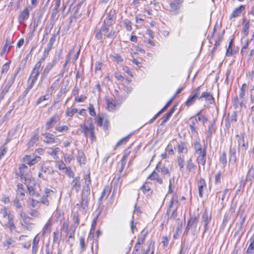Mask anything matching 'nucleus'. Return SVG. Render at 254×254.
<instances>
[{
	"mask_svg": "<svg viewBox=\"0 0 254 254\" xmlns=\"http://www.w3.org/2000/svg\"><path fill=\"white\" fill-rule=\"evenodd\" d=\"M116 10H111L106 14L103 23L100 28H96L94 31L95 39L100 42H103L105 38L114 40L117 36L118 31L113 27L116 22Z\"/></svg>",
	"mask_w": 254,
	"mask_h": 254,
	"instance_id": "1",
	"label": "nucleus"
},
{
	"mask_svg": "<svg viewBox=\"0 0 254 254\" xmlns=\"http://www.w3.org/2000/svg\"><path fill=\"white\" fill-rule=\"evenodd\" d=\"M80 127L81 131L84 133L85 137L89 136L92 141L95 139V126L92 122V118H90L85 122L81 124Z\"/></svg>",
	"mask_w": 254,
	"mask_h": 254,
	"instance_id": "2",
	"label": "nucleus"
},
{
	"mask_svg": "<svg viewBox=\"0 0 254 254\" xmlns=\"http://www.w3.org/2000/svg\"><path fill=\"white\" fill-rule=\"evenodd\" d=\"M199 221L198 218L194 215H190V218L187 221V225L185 233L188 234L189 232L194 238L199 230H197V226ZM199 228L198 230H199Z\"/></svg>",
	"mask_w": 254,
	"mask_h": 254,
	"instance_id": "3",
	"label": "nucleus"
},
{
	"mask_svg": "<svg viewBox=\"0 0 254 254\" xmlns=\"http://www.w3.org/2000/svg\"><path fill=\"white\" fill-rule=\"evenodd\" d=\"M43 69V66L42 65V64L38 62H37L34 65L29 78V80L31 79V82H32V83H36L40 75V73L42 71Z\"/></svg>",
	"mask_w": 254,
	"mask_h": 254,
	"instance_id": "4",
	"label": "nucleus"
},
{
	"mask_svg": "<svg viewBox=\"0 0 254 254\" xmlns=\"http://www.w3.org/2000/svg\"><path fill=\"white\" fill-rule=\"evenodd\" d=\"M29 172V169L28 166L22 164L19 166L18 171L16 172V175L20 177L21 181H24L25 183H26Z\"/></svg>",
	"mask_w": 254,
	"mask_h": 254,
	"instance_id": "5",
	"label": "nucleus"
},
{
	"mask_svg": "<svg viewBox=\"0 0 254 254\" xmlns=\"http://www.w3.org/2000/svg\"><path fill=\"white\" fill-rule=\"evenodd\" d=\"M19 216L24 223H21L22 226L24 228L27 230H29L30 226L32 224V223L30 222L31 219L30 217L23 211V210H20L19 212Z\"/></svg>",
	"mask_w": 254,
	"mask_h": 254,
	"instance_id": "6",
	"label": "nucleus"
},
{
	"mask_svg": "<svg viewBox=\"0 0 254 254\" xmlns=\"http://www.w3.org/2000/svg\"><path fill=\"white\" fill-rule=\"evenodd\" d=\"M57 62V59H54L52 60L51 62L48 63L44 67L43 71L42 73L41 78L42 79H44L47 78L49 73L50 70L52 69L53 67L55 66Z\"/></svg>",
	"mask_w": 254,
	"mask_h": 254,
	"instance_id": "7",
	"label": "nucleus"
},
{
	"mask_svg": "<svg viewBox=\"0 0 254 254\" xmlns=\"http://www.w3.org/2000/svg\"><path fill=\"white\" fill-rule=\"evenodd\" d=\"M60 120L59 115L55 114L52 116L46 123L45 127L47 130L52 128Z\"/></svg>",
	"mask_w": 254,
	"mask_h": 254,
	"instance_id": "8",
	"label": "nucleus"
},
{
	"mask_svg": "<svg viewBox=\"0 0 254 254\" xmlns=\"http://www.w3.org/2000/svg\"><path fill=\"white\" fill-rule=\"evenodd\" d=\"M236 138L238 141L239 150L245 151L248 148V144L245 141L244 134L237 135Z\"/></svg>",
	"mask_w": 254,
	"mask_h": 254,
	"instance_id": "9",
	"label": "nucleus"
},
{
	"mask_svg": "<svg viewBox=\"0 0 254 254\" xmlns=\"http://www.w3.org/2000/svg\"><path fill=\"white\" fill-rule=\"evenodd\" d=\"M211 219V216L209 214L207 210H205L202 215L201 223L203 224L204 227V230L203 234L208 229V224L210 223Z\"/></svg>",
	"mask_w": 254,
	"mask_h": 254,
	"instance_id": "10",
	"label": "nucleus"
},
{
	"mask_svg": "<svg viewBox=\"0 0 254 254\" xmlns=\"http://www.w3.org/2000/svg\"><path fill=\"white\" fill-rule=\"evenodd\" d=\"M13 43V42L12 37L10 35L7 36L6 38L5 44L0 53L1 56H2L5 54H7L8 52Z\"/></svg>",
	"mask_w": 254,
	"mask_h": 254,
	"instance_id": "11",
	"label": "nucleus"
},
{
	"mask_svg": "<svg viewBox=\"0 0 254 254\" xmlns=\"http://www.w3.org/2000/svg\"><path fill=\"white\" fill-rule=\"evenodd\" d=\"M90 194V191H89L88 190H83L82 193L81 200L80 204L81 207L83 209H86L88 205V196Z\"/></svg>",
	"mask_w": 254,
	"mask_h": 254,
	"instance_id": "12",
	"label": "nucleus"
},
{
	"mask_svg": "<svg viewBox=\"0 0 254 254\" xmlns=\"http://www.w3.org/2000/svg\"><path fill=\"white\" fill-rule=\"evenodd\" d=\"M254 180V167L252 166L249 170L246 180H241L240 182V187H244L245 185L246 182H250V184Z\"/></svg>",
	"mask_w": 254,
	"mask_h": 254,
	"instance_id": "13",
	"label": "nucleus"
},
{
	"mask_svg": "<svg viewBox=\"0 0 254 254\" xmlns=\"http://www.w3.org/2000/svg\"><path fill=\"white\" fill-rule=\"evenodd\" d=\"M199 99L201 101L205 100L207 105L212 104L214 102V99L212 95L207 92H203L199 97Z\"/></svg>",
	"mask_w": 254,
	"mask_h": 254,
	"instance_id": "14",
	"label": "nucleus"
},
{
	"mask_svg": "<svg viewBox=\"0 0 254 254\" xmlns=\"http://www.w3.org/2000/svg\"><path fill=\"white\" fill-rule=\"evenodd\" d=\"M29 8L25 7L21 12L18 16V21L20 24H23L26 20L29 17Z\"/></svg>",
	"mask_w": 254,
	"mask_h": 254,
	"instance_id": "15",
	"label": "nucleus"
},
{
	"mask_svg": "<svg viewBox=\"0 0 254 254\" xmlns=\"http://www.w3.org/2000/svg\"><path fill=\"white\" fill-rule=\"evenodd\" d=\"M198 194L200 198L203 197L204 188L206 187L205 180L203 178H200L197 183Z\"/></svg>",
	"mask_w": 254,
	"mask_h": 254,
	"instance_id": "16",
	"label": "nucleus"
},
{
	"mask_svg": "<svg viewBox=\"0 0 254 254\" xmlns=\"http://www.w3.org/2000/svg\"><path fill=\"white\" fill-rule=\"evenodd\" d=\"M176 149L179 154H186L188 152V148L186 144L182 141L178 143Z\"/></svg>",
	"mask_w": 254,
	"mask_h": 254,
	"instance_id": "17",
	"label": "nucleus"
},
{
	"mask_svg": "<svg viewBox=\"0 0 254 254\" xmlns=\"http://www.w3.org/2000/svg\"><path fill=\"white\" fill-rule=\"evenodd\" d=\"M245 6L241 5L240 6L236 7L232 12V14L230 16V18L232 19L233 18H236L240 15L242 11L245 9Z\"/></svg>",
	"mask_w": 254,
	"mask_h": 254,
	"instance_id": "18",
	"label": "nucleus"
},
{
	"mask_svg": "<svg viewBox=\"0 0 254 254\" xmlns=\"http://www.w3.org/2000/svg\"><path fill=\"white\" fill-rule=\"evenodd\" d=\"M71 186L73 189H74L76 192H78L80 189V178L79 177H75L72 181Z\"/></svg>",
	"mask_w": 254,
	"mask_h": 254,
	"instance_id": "19",
	"label": "nucleus"
},
{
	"mask_svg": "<svg viewBox=\"0 0 254 254\" xmlns=\"http://www.w3.org/2000/svg\"><path fill=\"white\" fill-rule=\"evenodd\" d=\"M6 226L11 232H12L16 229V226L14 223V216L8 215V219Z\"/></svg>",
	"mask_w": 254,
	"mask_h": 254,
	"instance_id": "20",
	"label": "nucleus"
},
{
	"mask_svg": "<svg viewBox=\"0 0 254 254\" xmlns=\"http://www.w3.org/2000/svg\"><path fill=\"white\" fill-rule=\"evenodd\" d=\"M60 28L56 34H54L53 36L50 39L49 42L48 43L47 47L45 48V50L50 51L52 49V47L54 45V42L56 41V36L59 34Z\"/></svg>",
	"mask_w": 254,
	"mask_h": 254,
	"instance_id": "21",
	"label": "nucleus"
},
{
	"mask_svg": "<svg viewBox=\"0 0 254 254\" xmlns=\"http://www.w3.org/2000/svg\"><path fill=\"white\" fill-rule=\"evenodd\" d=\"M15 241L13 240L11 237H7L3 242V247L6 249L13 247L14 246Z\"/></svg>",
	"mask_w": 254,
	"mask_h": 254,
	"instance_id": "22",
	"label": "nucleus"
},
{
	"mask_svg": "<svg viewBox=\"0 0 254 254\" xmlns=\"http://www.w3.org/2000/svg\"><path fill=\"white\" fill-rule=\"evenodd\" d=\"M175 97H173L167 103L165 106L162 108L157 114H156L154 117L152 119V121H154L161 114L163 113L170 105L171 103L173 101Z\"/></svg>",
	"mask_w": 254,
	"mask_h": 254,
	"instance_id": "23",
	"label": "nucleus"
},
{
	"mask_svg": "<svg viewBox=\"0 0 254 254\" xmlns=\"http://www.w3.org/2000/svg\"><path fill=\"white\" fill-rule=\"evenodd\" d=\"M175 97H173L167 103L165 106L162 108L157 114H156L154 117L152 119V121H154L161 114L163 113L170 105L171 103L173 101Z\"/></svg>",
	"mask_w": 254,
	"mask_h": 254,
	"instance_id": "24",
	"label": "nucleus"
},
{
	"mask_svg": "<svg viewBox=\"0 0 254 254\" xmlns=\"http://www.w3.org/2000/svg\"><path fill=\"white\" fill-rule=\"evenodd\" d=\"M175 97H173L167 103L165 106L162 108L157 114H156L154 117L152 119V121H154L161 114L163 113L170 105L171 103L173 101Z\"/></svg>",
	"mask_w": 254,
	"mask_h": 254,
	"instance_id": "25",
	"label": "nucleus"
},
{
	"mask_svg": "<svg viewBox=\"0 0 254 254\" xmlns=\"http://www.w3.org/2000/svg\"><path fill=\"white\" fill-rule=\"evenodd\" d=\"M148 180L156 181L158 183L161 184H162V180L160 178L158 174L155 171L152 173L147 178Z\"/></svg>",
	"mask_w": 254,
	"mask_h": 254,
	"instance_id": "26",
	"label": "nucleus"
},
{
	"mask_svg": "<svg viewBox=\"0 0 254 254\" xmlns=\"http://www.w3.org/2000/svg\"><path fill=\"white\" fill-rule=\"evenodd\" d=\"M128 157V155L127 154H125L121 160L120 161V162L119 164V165H120L119 169V172L121 174L124 170L125 165L126 164L127 158Z\"/></svg>",
	"mask_w": 254,
	"mask_h": 254,
	"instance_id": "27",
	"label": "nucleus"
},
{
	"mask_svg": "<svg viewBox=\"0 0 254 254\" xmlns=\"http://www.w3.org/2000/svg\"><path fill=\"white\" fill-rule=\"evenodd\" d=\"M178 197L174 195L171 199L170 207L168 210V212L171 211L172 209H177L178 206Z\"/></svg>",
	"mask_w": 254,
	"mask_h": 254,
	"instance_id": "28",
	"label": "nucleus"
},
{
	"mask_svg": "<svg viewBox=\"0 0 254 254\" xmlns=\"http://www.w3.org/2000/svg\"><path fill=\"white\" fill-rule=\"evenodd\" d=\"M17 194L19 198L23 199L25 196L24 189L22 184H18Z\"/></svg>",
	"mask_w": 254,
	"mask_h": 254,
	"instance_id": "29",
	"label": "nucleus"
},
{
	"mask_svg": "<svg viewBox=\"0 0 254 254\" xmlns=\"http://www.w3.org/2000/svg\"><path fill=\"white\" fill-rule=\"evenodd\" d=\"M84 180L85 187L84 188V190H89L90 191L89 185L91 184V179L89 174H86L84 176Z\"/></svg>",
	"mask_w": 254,
	"mask_h": 254,
	"instance_id": "30",
	"label": "nucleus"
},
{
	"mask_svg": "<svg viewBox=\"0 0 254 254\" xmlns=\"http://www.w3.org/2000/svg\"><path fill=\"white\" fill-rule=\"evenodd\" d=\"M196 168V165L193 162L191 158H190L187 162V169L189 173L192 172Z\"/></svg>",
	"mask_w": 254,
	"mask_h": 254,
	"instance_id": "31",
	"label": "nucleus"
},
{
	"mask_svg": "<svg viewBox=\"0 0 254 254\" xmlns=\"http://www.w3.org/2000/svg\"><path fill=\"white\" fill-rule=\"evenodd\" d=\"M77 160L79 163L81 164H84L86 162V157L84 153L82 151H78L77 155Z\"/></svg>",
	"mask_w": 254,
	"mask_h": 254,
	"instance_id": "32",
	"label": "nucleus"
},
{
	"mask_svg": "<svg viewBox=\"0 0 254 254\" xmlns=\"http://www.w3.org/2000/svg\"><path fill=\"white\" fill-rule=\"evenodd\" d=\"M156 170L159 172L162 173L164 175L170 176L169 169L165 166H157Z\"/></svg>",
	"mask_w": 254,
	"mask_h": 254,
	"instance_id": "33",
	"label": "nucleus"
},
{
	"mask_svg": "<svg viewBox=\"0 0 254 254\" xmlns=\"http://www.w3.org/2000/svg\"><path fill=\"white\" fill-rule=\"evenodd\" d=\"M43 135L45 137V141L48 143H53L55 142V136L50 133L46 132Z\"/></svg>",
	"mask_w": 254,
	"mask_h": 254,
	"instance_id": "34",
	"label": "nucleus"
},
{
	"mask_svg": "<svg viewBox=\"0 0 254 254\" xmlns=\"http://www.w3.org/2000/svg\"><path fill=\"white\" fill-rule=\"evenodd\" d=\"M254 250V236L250 239V244L246 251V254H253Z\"/></svg>",
	"mask_w": 254,
	"mask_h": 254,
	"instance_id": "35",
	"label": "nucleus"
},
{
	"mask_svg": "<svg viewBox=\"0 0 254 254\" xmlns=\"http://www.w3.org/2000/svg\"><path fill=\"white\" fill-rule=\"evenodd\" d=\"M177 164L180 167V171L183 172L184 169L185 160L183 155H180L177 158Z\"/></svg>",
	"mask_w": 254,
	"mask_h": 254,
	"instance_id": "36",
	"label": "nucleus"
},
{
	"mask_svg": "<svg viewBox=\"0 0 254 254\" xmlns=\"http://www.w3.org/2000/svg\"><path fill=\"white\" fill-rule=\"evenodd\" d=\"M170 7L171 11L175 14L179 13L180 9V5L179 3L172 2L170 3Z\"/></svg>",
	"mask_w": 254,
	"mask_h": 254,
	"instance_id": "37",
	"label": "nucleus"
},
{
	"mask_svg": "<svg viewBox=\"0 0 254 254\" xmlns=\"http://www.w3.org/2000/svg\"><path fill=\"white\" fill-rule=\"evenodd\" d=\"M39 140V136L37 134L34 135L30 139L28 143V148L33 146Z\"/></svg>",
	"mask_w": 254,
	"mask_h": 254,
	"instance_id": "38",
	"label": "nucleus"
},
{
	"mask_svg": "<svg viewBox=\"0 0 254 254\" xmlns=\"http://www.w3.org/2000/svg\"><path fill=\"white\" fill-rule=\"evenodd\" d=\"M206 154L204 153L203 155L201 156H197L196 161L198 165L199 168L200 169V165H202V166H204L206 163Z\"/></svg>",
	"mask_w": 254,
	"mask_h": 254,
	"instance_id": "39",
	"label": "nucleus"
},
{
	"mask_svg": "<svg viewBox=\"0 0 254 254\" xmlns=\"http://www.w3.org/2000/svg\"><path fill=\"white\" fill-rule=\"evenodd\" d=\"M52 222L49 220L43 229V234L49 233L51 231Z\"/></svg>",
	"mask_w": 254,
	"mask_h": 254,
	"instance_id": "40",
	"label": "nucleus"
},
{
	"mask_svg": "<svg viewBox=\"0 0 254 254\" xmlns=\"http://www.w3.org/2000/svg\"><path fill=\"white\" fill-rule=\"evenodd\" d=\"M61 149L59 147H56L54 149H51L48 151V153L51 155L54 159L58 157V154L60 152Z\"/></svg>",
	"mask_w": 254,
	"mask_h": 254,
	"instance_id": "41",
	"label": "nucleus"
},
{
	"mask_svg": "<svg viewBox=\"0 0 254 254\" xmlns=\"http://www.w3.org/2000/svg\"><path fill=\"white\" fill-rule=\"evenodd\" d=\"M237 160V157L236 155V150L231 149L230 150V162L231 164H235Z\"/></svg>",
	"mask_w": 254,
	"mask_h": 254,
	"instance_id": "42",
	"label": "nucleus"
},
{
	"mask_svg": "<svg viewBox=\"0 0 254 254\" xmlns=\"http://www.w3.org/2000/svg\"><path fill=\"white\" fill-rule=\"evenodd\" d=\"M107 108L109 110L112 111L115 109L116 104L109 99H106Z\"/></svg>",
	"mask_w": 254,
	"mask_h": 254,
	"instance_id": "43",
	"label": "nucleus"
},
{
	"mask_svg": "<svg viewBox=\"0 0 254 254\" xmlns=\"http://www.w3.org/2000/svg\"><path fill=\"white\" fill-rule=\"evenodd\" d=\"M196 98H197L195 97L194 95H191L187 100L186 105L188 107L190 106L195 102Z\"/></svg>",
	"mask_w": 254,
	"mask_h": 254,
	"instance_id": "44",
	"label": "nucleus"
},
{
	"mask_svg": "<svg viewBox=\"0 0 254 254\" xmlns=\"http://www.w3.org/2000/svg\"><path fill=\"white\" fill-rule=\"evenodd\" d=\"M41 170L42 172L45 174L47 173L48 174H53L54 173V171H51L49 166H46L44 164H43L41 166Z\"/></svg>",
	"mask_w": 254,
	"mask_h": 254,
	"instance_id": "45",
	"label": "nucleus"
},
{
	"mask_svg": "<svg viewBox=\"0 0 254 254\" xmlns=\"http://www.w3.org/2000/svg\"><path fill=\"white\" fill-rule=\"evenodd\" d=\"M50 97V95L48 94H46V95L41 96L38 98L36 102V105H40L42 102H44L45 100H47L49 99Z\"/></svg>",
	"mask_w": 254,
	"mask_h": 254,
	"instance_id": "46",
	"label": "nucleus"
},
{
	"mask_svg": "<svg viewBox=\"0 0 254 254\" xmlns=\"http://www.w3.org/2000/svg\"><path fill=\"white\" fill-rule=\"evenodd\" d=\"M78 110L76 108H68L66 112V115L68 117H71L73 115L77 112Z\"/></svg>",
	"mask_w": 254,
	"mask_h": 254,
	"instance_id": "47",
	"label": "nucleus"
},
{
	"mask_svg": "<svg viewBox=\"0 0 254 254\" xmlns=\"http://www.w3.org/2000/svg\"><path fill=\"white\" fill-rule=\"evenodd\" d=\"M193 146L195 152L203 150V149L202 148V146L199 142V139H196L195 141H194Z\"/></svg>",
	"mask_w": 254,
	"mask_h": 254,
	"instance_id": "48",
	"label": "nucleus"
},
{
	"mask_svg": "<svg viewBox=\"0 0 254 254\" xmlns=\"http://www.w3.org/2000/svg\"><path fill=\"white\" fill-rule=\"evenodd\" d=\"M131 134H129L127 135V136L122 138L121 140H120L116 144V147L120 146L123 144H126L127 140H128L129 138L130 137Z\"/></svg>",
	"mask_w": 254,
	"mask_h": 254,
	"instance_id": "49",
	"label": "nucleus"
},
{
	"mask_svg": "<svg viewBox=\"0 0 254 254\" xmlns=\"http://www.w3.org/2000/svg\"><path fill=\"white\" fill-rule=\"evenodd\" d=\"M137 53H134V56H133L132 63L136 65L138 67H141L142 66V60L141 59H139V60L136 59L134 57V56H136Z\"/></svg>",
	"mask_w": 254,
	"mask_h": 254,
	"instance_id": "50",
	"label": "nucleus"
},
{
	"mask_svg": "<svg viewBox=\"0 0 254 254\" xmlns=\"http://www.w3.org/2000/svg\"><path fill=\"white\" fill-rule=\"evenodd\" d=\"M29 214L32 217H33L35 218H41V214L40 212L36 209H31L30 212H29Z\"/></svg>",
	"mask_w": 254,
	"mask_h": 254,
	"instance_id": "51",
	"label": "nucleus"
},
{
	"mask_svg": "<svg viewBox=\"0 0 254 254\" xmlns=\"http://www.w3.org/2000/svg\"><path fill=\"white\" fill-rule=\"evenodd\" d=\"M11 62L9 61L4 64L1 68V74H5L7 72L9 69V65Z\"/></svg>",
	"mask_w": 254,
	"mask_h": 254,
	"instance_id": "52",
	"label": "nucleus"
},
{
	"mask_svg": "<svg viewBox=\"0 0 254 254\" xmlns=\"http://www.w3.org/2000/svg\"><path fill=\"white\" fill-rule=\"evenodd\" d=\"M10 88V87H9V86H8L5 85V86H4L3 89H2L1 93L0 94V100H2L4 98V96L8 92Z\"/></svg>",
	"mask_w": 254,
	"mask_h": 254,
	"instance_id": "53",
	"label": "nucleus"
},
{
	"mask_svg": "<svg viewBox=\"0 0 254 254\" xmlns=\"http://www.w3.org/2000/svg\"><path fill=\"white\" fill-rule=\"evenodd\" d=\"M79 244L80 246V249L81 252H84L86 249V244L85 241V238L84 237H80L79 239Z\"/></svg>",
	"mask_w": 254,
	"mask_h": 254,
	"instance_id": "54",
	"label": "nucleus"
},
{
	"mask_svg": "<svg viewBox=\"0 0 254 254\" xmlns=\"http://www.w3.org/2000/svg\"><path fill=\"white\" fill-rule=\"evenodd\" d=\"M152 191L150 188L147 185L144 184V194H146L147 196H151Z\"/></svg>",
	"mask_w": 254,
	"mask_h": 254,
	"instance_id": "55",
	"label": "nucleus"
},
{
	"mask_svg": "<svg viewBox=\"0 0 254 254\" xmlns=\"http://www.w3.org/2000/svg\"><path fill=\"white\" fill-rule=\"evenodd\" d=\"M59 231L57 229L53 233V241L54 243H59Z\"/></svg>",
	"mask_w": 254,
	"mask_h": 254,
	"instance_id": "56",
	"label": "nucleus"
},
{
	"mask_svg": "<svg viewBox=\"0 0 254 254\" xmlns=\"http://www.w3.org/2000/svg\"><path fill=\"white\" fill-rule=\"evenodd\" d=\"M200 113L201 112L200 111L197 114V116H198V120L199 121L202 122V123L204 124L207 121V119L205 116L201 114Z\"/></svg>",
	"mask_w": 254,
	"mask_h": 254,
	"instance_id": "57",
	"label": "nucleus"
},
{
	"mask_svg": "<svg viewBox=\"0 0 254 254\" xmlns=\"http://www.w3.org/2000/svg\"><path fill=\"white\" fill-rule=\"evenodd\" d=\"M49 52H50V51H47L46 50H44L43 56L39 60L38 62H39V63H40L41 64H43L45 62L46 59L48 57L49 54Z\"/></svg>",
	"mask_w": 254,
	"mask_h": 254,
	"instance_id": "58",
	"label": "nucleus"
},
{
	"mask_svg": "<svg viewBox=\"0 0 254 254\" xmlns=\"http://www.w3.org/2000/svg\"><path fill=\"white\" fill-rule=\"evenodd\" d=\"M68 127L66 126H58L55 127V130L60 132H63L67 131Z\"/></svg>",
	"mask_w": 254,
	"mask_h": 254,
	"instance_id": "59",
	"label": "nucleus"
},
{
	"mask_svg": "<svg viewBox=\"0 0 254 254\" xmlns=\"http://www.w3.org/2000/svg\"><path fill=\"white\" fill-rule=\"evenodd\" d=\"M148 249H146L145 254H153L154 253V247L153 244L150 242L148 245Z\"/></svg>",
	"mask_w": 254,
	"mask_h": 254,
	"instance_id": "60",
	"label": "nucleus"
},
{
	"mask_svg": "<svg viewBox=\"0 0 254 254\" xmlns=\"http://www.w3.org/2000/svg\"><path fill=\"white\" fill-rule=\"evenodd\" d=\"M57 166L59 170L63 171L64 172L68 168L66 167L65 164L63 161L59 162L57 163Z\"/></svg>",
	"mask_w": 254,
	"mask_h": 254,
	"instance_id": "61",
	"label": "nucleus"
},
{
	"mask_svg": "<svg viewBox=\"0 0 254 254\" xmlns=\"http://www.w3.org/2000/svg\"><path fill=\"white\" fill-rule=\"evenodd\" d=\"M165 152L168 154V155H172L174 154L173 147L170 143L166 147Z\"/></svg>",
	"mask_w": 254,
	"mask_h": 254,
	"instance_id": "62",
	"label": "nucleus"
},
{
	"mask_svg": "<svg viewBox=\"0 0 254 254\" xmlns=\"http://www.w3.org/2000/svg\"><path fill=\"white\" fill-rule=\"evenodd\" d=\"M215 132V129L212 125H210L208 127L207 138H210L211 135Z\"/></svg>",
	"mask_w": 254,
	"mask_h": 254,
	"instance_id": "63",
	"label": "nucleus"
},
{
	"mask_svg": "<svg viewBox=\"0 0 254 254\" xmlns=\"http://www.w3.org/2000/svg\"><path fill=\"white\" fill-rule=\"evenodd\" d=\"M249 27H250V22H249V21H248L245 23V24L243 26V32H244V33L245 35H248Z\"/></svg>",
	"mask_w": 254,
	"mask_h": 254,
	"instance_id": "64",
	"label": "nucleus"
}]
</instances>
